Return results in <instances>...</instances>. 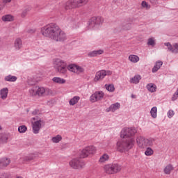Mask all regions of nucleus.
Here are the masks:
<instances>
[{
	"label": "nucleus",
	"instance_id": "nucleus-1",
	"mask_svg": "<svg viewBox=\"0 0 178 178\" xmlns=\"http://www.w3.org/2000/svg\"><path fill=\"white\" fill-rule=\"evenodd\" d=\"M137 133V130L134 128H124L121 131V138L122 140L117 142V150L119 152H124L131 149L134 146V136Z\"/></svg>",
	"mask_w": 178,
	"mask_h": 178
},
{
	"label": "nucleus",
	"instance_id": "nucleus-2",
	"mask_svg": "<svg viewBox=\"0 0 178 178\" xmlns=\"http://www.w3.org/2000/svg\"><path fill=\"white\" fill-rule=\"evenodd\" d=\"M41 33L44 37H47L54 41H66V33L59 28L56 24L51 23L41 29Z\"/></svg>",
	"mask_w": 178,
	"mask_h": 178
},
{
	"label": "nucleus",
	"instance_id": "nucleus-3",
	"mask_svg": "<svg viewBox=\"0 0 178 178\" xmlns=\"http://www.w3.org/2000/svg\"><path fill=\"white\" fill-rule=\"evenodd\" d=\"M54 68L56 72L61 74H65L67 72V67H66V63L65 61L58 58L54 61Z\"/></svg>",
	"mask_w": 178,
	"mask_h": 178
},
{
	"label": "nucleus",
	"instance_id": "nucleus-4",
	"mask_svg": "<svg viewBox=\"0 0 178 178\" xmlns=\"http://www.w3.org/2000/svg\"><path fill=\"white\" fill-rule=\"evenodd\" d=\"M88 2V0H72V1H67L65 9H74V8H79V6H83Z\"/></svg>",
	"mask_w": 178,
	"mask_h": 178
},
{
	"label": "nucleus",
	"instance_id": "nucleus-5",
	"mask_svg": "<svg viewBox=\"0 0 178 178\" xmlns=\"http://www.w3.org/2000/svg\"><path fill=\"white\" fill-rule=\"evenodd\" d=\"M97 151V149L94 146H88L83 149L81 154L80 158H87L88 155L94 154Z\"/></svg>",
	"mask_w": 178,
	"mask_h": 178
},
{
	"label": "nucleus",
	"instance_id": "nucleus-6",
	"mask_svg": "<svg viewBox=\"0 0 178 178\" xmlns=\"http://www.w3.org/2000/svg\"><path fill=\"white\" fill-rule=\"evenodd\" d=\"M105 97V93L102 91H96L90 97V102H98V101H102Z\"/></svg>",
	"mask_w": 178,
	"mask_h": 178
},
{
	"label": "nucleus",
	"instance_id": "nucleus-7",
	"mask_svg": "<svg viewBox=\"0 0 178 178\" xmlns=\"http://www.w3.org/2000/svg\"><path fill=\"white\" fill-rule=\"evenodd\" d=\"M84 165H86V163L80 159H74L70 161V165L71 168H73V169H81V168L84 167Z\"/></svg>",
	"mask_w": 178,
	"mask_h": 178
},
{
	"label": "nucleus",
	"instance_id": "nucleus-8",
	"mask_svg": "<svg viewBox=\"0 0 178 178\" xmlns=\"http://www.w3.org/2000/svg\"><path fill=\"white\" fill-rule=\"evenodd\" d=\"M42 123H44V121L38 120L32 124V130L34 134H38V133H40V130H41L42 127Z\"/></svg>",
	"mask_w": 178,
	"mask_h": 178
},
{
	"label": "nucleus",
	"instance_id": "nucleus-9",
	"mask_svg": "<svg viewBox=\"0 0 178 178\" xmlns=\"http://www.w3.org/2000/svg\"><path fill=\"white\" fill-rule=\"evenodd\" d=\"M51 90L49 89H45L44 87L37 86V95L38 97H45V95H49Z\"/></svg>",
	"mask_w": 178,
	"mask_h": 178
},
{
	"label": "nucleus",
	"instance_id": "nucleus-10",
	"mask_svg": "<svg viewBox=\"0 0 178 178\" xmlns=\"http://www.w3.org/2000/svg\"><path fill=\"white\" fill-rule=\"evenodd\" d=\"M165 47H168V51L172 54H178V43H175L173 45L170 42L164 43Z\"/></svg>",
	"mask_w": 178,
	"mask_h": 178
},
{
	"label": "nucleus",
	"instance_id": "nucleus-11",
	"mask_svg": "<svg viewBox=\"0 0 178 178\" xmlns=\"http://www.w3.org/2000/svg\"><path fill=\"white\" fill-rule=\"evenodd\" d=\"M105 70H102L96 72L95 76L94 78V81L97 83V81H102L105 79Z\"/></svg>",
	"mask_w": 178,
	"mask_h": 178
},
{
	"label": "nucleus",
	"instance_id": "nucleus-12",
	"mask_svg": "<svg viewBox=\"0 0 178 178\" xmlns=\"http://www.w3.org/2000/svg\"><path fill=\"white\" fill-rule=\"evenodd\" d=\"M136 143L140 148H145L147 139L144 137L139 136L136 138Z\"/></svg>",
	"mask_w": 178,
	"mask_h": 178
},
{
	"label": "nucleus",
	"instance_id": "nucleus-13",
	"mask_svg": "<svg viewBox=\"0 0 178 178\" xmlns=\"http://www.w3.org/2000/svg\"><path fill=\"white\" fill-rule=\"evenodd\" d=\"M120 108V103L117 102L111 104L109 107L106 108V112H115Z\"/></svg>",
	"mask_w": 178,
	"mask_h": 178
},
{
	"label": "nucleus",
	"instance_id": "nucleus-14",
	"mask_svg": "<svg viewBox=\"0 0 178 178\" xmlns=\"http://www.w3.org/2000/svg\"><path fill=\"white\" fill-rule=\"evenodd\" d=\"M102 54H104V50L102 49L95 50L92 51H90L88 54V56H89V58H95V56H98V55H102Z\"/></svg>",
	"mask_w": 178,
	"mask_h": 178
},
{
	"label": "nucleus",
	"instance_id": "nucleus-15",
	"mask_svg": "<svg viewBox=\"0 0 178 178\" xmlns=\"http://www.w3.org/2000/svg\"><path fill=\"white\" fill-rule=\"evenodd\" d=\"M10 164V159L8 158H2L0 159V168H6L8 165Z\"/></svg>",
	"mask_w": 178,
	"mask_h": 178
},
{
	"label": "nucleus",
	"instance_id": "nucleus-16",
	"mask_svg": "<svg viewBox=\"0 0 178 178\" xmlns=\"http://www.w3.org/2000/svg\"><path fill=\"white\" fill-rule=\"evenodd\" d=\"M14 47L17 51H19V49L23 47V42L20 38H18L15 40Z\"/></svg>",
	"mask_w": 178,
	"mask_h": 178
},
{
	"label": "nucleus",
	"instance_id": "nucleus-17",
	"mask_svg": "<svg viewBox=\"0 0 178 178\" xmlns=\"http://www.w3.org/2000/svg\"><path fill=\"white\" fill-rule=\"evenodd\" d=\"M162 65H163V62L161 60L156 62L152 70V73H156V72H158V70L161 69Z\"/></svg>",
	"mask_w": 178,
	"mask_h": 178
},
{
	"label": "nucleus",
	"instance_id": "nucleus-18",
	"mask_svg": "<svg viewBox=\"0 0 178 178\" xmlns=\"http://www.w3.org/2000/svg\"><path fill=\"white\" fill-rule=\"evenodd\" d=\"M8 92H9V89H8V88H2L0 90V95H1V99H7Z\"/></svg>",
	"mask_w": 178,
	"mask_h": 178
},
{
	"label": "nucleus",
	"instance_id": "nucleus-19",
	"mask_svg": "<svg viewBox=\"0 0 178 178\" xmlns=\"http://www.w3.org/2000/svg\"><path fill=\"white\" fill-rule=\"evenodd\" d=\"M104 170L108 175H115L112 164H108L104 166Z\"/></svg>",
	"mask_w": 178,
	"mask_h": 178
},
{
	"label": "nucleus",
	"instance_id": "nucleus-20",
	"mask_svg": "<svg viewBox=\"0 0 178 178\" xmlns=\"http://www.w3.org/2000/svg\"><path fill=\"white\" fill-rule=\"evenodd\" d=\"M111 166L113 168V170L115 173H119L120 170H122V166L118 163H112Z\"/></svg>",
	"mask_w": 178,
	"mask_h": 178
},
{
	"label": "nucleus",
	"instance_id": "nucleus-21",
	"mask_svg": "<svg viewBox=\"0 0 178 178\" xmlns=\"http://www.w3.org/2000/svg\"><path fill=\"white\" fill-rule=\"evenodd\" d=\"M129 60L130 62H132V63H137V62L140 60V57L134 54H131L129 56Z\"/></svg>",
	"mask_w": 178,
	"mask_h": 178
},
{
	"label": "nucleus",
	"instance_id": "nucleus-22",
	"mask_svg": "<svg viewBox=\"0 0 178 178\" xmlns=\"http://www.w3.org/2000/svg\"><path fill=\"white\" fill-rule=\"evenodd\" d=\"M146 88L149 92H155V91H156V85L154 83H148Z\"/></svg>",
	"mask_w": 178,
	"mask_h": 178
},
{
	"label": "nucleus",
	"instance_id": "nucleus-23",
	"mask_svg": "<svg viewBox=\"0 0 178 178\" xmlns=\"http://www.w3.org/2000/svg\"><path fill=\"white\" fill-rule=\"evenodd\" d=\"M173 169H174L173 165L172 164H168L164 168L163 172L165 175H170Z\"/></svg>",
	"mask_w": 178,
	"mask_h": 178
},
{
	"label": "nucleus",
	"instance_id": "nucleus-24",
	"mask_svg": "<svg viewBox=\"0 0 178 178\" xmlns=\"http://www.w3.org/2000/svg\"><path fill=\"white\" fill-rule=\"evenodd\" d=\"M141 80V76L136 75L134 77H132L130 80V83L132 84H138Z\"/></svg>",
	"mask_w": 178,
	"mask_h": 178
},
{
	"label": "nucleus",
	"instance_id": "nucleus-25",
	"mask_svg": "<svg viewBox=\"0 0 178 178\" xmlns=\"http://www.w3.org/2000/svg\"><path fill=\"white\" fill-rule=\"evenodd\" d=\"M52 80L54 83H56L57 84H65L66 83V80L58 76L54 77Z\"/></svg>",
	"mask_w": 178,
	"mask_h": 178
},
{
	"label": "nucleus",
	"instance_id": "nucleus-26",
	"mask_svg": "<svg viewBox=\"0 0 178 178\" xmlns=\"http://www.w3.org/2000/svg\"><path fill=\"white\" fill-rule=\"evenodd\" d=\"M80 101V97L79 96H74L73 98L70 99L69 104L72 106L76 105Z\"/></svg>",
	"mask_w": 178,
	"mask_h": 178
},
{
	"label": "nucleus",
	"instance_id": "nucleus-27",
	"mask_svg": "<svg viewBox=\"0 0 178 178\" xmlns=\"http://www.w3.org/2000/svg\"><path fill=\"white\" fill-rule=\"evenodd\" d=\"M1 20L3 22H13L14 17L11 15H6L1 17Z\"/></svg>",
	"mask_w": 178,
	"mask_h": 178
},
{
	"label": "nucleus",
	"instance_id": "nucleus-28",
	"mask_svg": "<svg viewBox=\"0 0 178 178\" xmlns=\"http://www.w3.org/2000/svg\"><path fill=\"white\" fill-rule=\"evenodd\" d=\"M4 80L5 81L15 82L17 80V77L16 76L9 74L8 76H5Z\"/></svg>",
	"mask_w": 178,
	"mask_h": 178
},
{
	"label": "nucleus",
	"instance_id": "nucleus-29",
	"mask_svg": "<svg viewBox=\"0 0 178 178\" xmlns=\"http://www.w3.org/2000/svg\"><path fill=\"white\" fill-rule=\"evenodd\" d=\"M157 112H158V108H156V106L152 107L151 108L150 114L152 118H153V119H156V117L158 116Z\"/></svg>",
	"mask_w": 178,
	"mask_h": 178
},
{
	"label": "nucleus",
	"instance_id": "nucleus-30",
	"mask_svg": "<svg viewBox=\"0 0 178 178\" xmlns=\"http://www.w3.org/2000/svg\"><path fill=\"white\" fill-rule=\"evenodd\" d=\"M97 26V24L95 23V17H92L89 22H88V27L89 29H94Z\"/></svg>",
	"mask_w": 178,
	"mask_h": 178
},
{
	"label": "nucleus",
	"instance_id": "nucleus-31",
	"mask_svg": "<svg viewBox=\"0 0 178 178\" xmlns=\"http://www.w3.org/2000/svg\"><path fill=\"white\" fill-rule=\"evenodd\" d=\"M95 17V22L96 23V26H99L104 23V18L102 17Z\"/></svg>",
	"mask_w": 178,
	"mask_h": 178
},
{
	"label": "nucleus",
	"instance_id": "nucleus-32",
	"mask_svg": "<svg viewBox=\"0 0 178 178\" xmlns=\"http://www.w3.org/2000/svg\"><path fill=\"white\" fill-rule=\"evenodd\" d=\"M9 138L5 134H0V143H7Z\"/></svg>",
	"mask_w": 178,
	"mask_h": 178
},
{
	"label": "nucleus",
	"instance_id": "nucleus-33",
	"mask_svg": "<svg viewBox=\"0 0 178 178\" xmlns=\"http://www.w3.org/2000/svg\"><path fill=\"white\" fill-rule=\"evenodd\" d=\"M108 159H109V155L104 154L100 157L99 162L104 163V162H106Z\"/></svg>",
	"mask_w": 178,
	"mask_h": 178
},
{
	"label": "nucleus",
	"instance_id": "nucleus-34",
	"mask_svg": "<svg viewBox=\"0 0 178 178\" xmlns=\"http://www.w3.org/2000/svg\"><path fill=\"white\" fill-rule=\"evenodd\" d=\"M105 88L110 92H113V91H115V86H113V84H109V85L106 84Z\"/></svg>",
	"mask_w": 178,
	"mask_h": 178
},
{
	"label": "nucleus",
	"instance_id": "nucleus-35",
	"mask_svg": "<svg viewBox=\"0 0 178 178\" xmlns=\"http://www.w3.org/2000/svg\"><path fill=\"white\" fill-rule=\"evenodd\" d=\"M51 141L55 143H58L62 141V136L60 135H57L51 138Z\"/></svg>",
	"mask_w": 178,
	"mask_h": 178
},
{
	"label": "nucleus",
	"instance_id": "nucleus-36",
	"mask_svg": "<svg viewBox=\"0 0 178 178\" xmlns=\"http://www.w3.org/2000/svg\"><path fill=\"white\" fill-rule=\"evenodd\" d=\"M145 155L146 156H151V155H154V150L151 147H147L145 152Z\"/></svg>",
	"mask_w": 178,
	"mask_h": 178
},
{
	"label": "nucleus",
	"instance_id": "nucleus-37",
	"mask_svg": "<svg viewBox=\"0 0 178 178\" xmlns=\"http://www.w3.org/2000/svg\"><path fill=\"white\" fill-rule=\"evenodd\" d=\"M76 65L74 64H70L67 67V69L68 70H70V72H72V73H76Z\"/></svg>",
	"mask_w": 178,
	"mask_h": 178
},
{
	"label": "nucleus",
	"instance_id": "nucleus-38",
	"mask_svg": "<svg viewBox=\"0 0 178 178\" xmlns=\"http://www.w3.org/2000/svg\"><path fill=\"white\" fill-rule=\"evenodd\" d=\"M29 94L31 95V97H35V95H37V86H34L30 89Z\"/></svg>",
	"mask_w": 178,
	"mask_h": 178
},
{
	"label": "nucleus",
	"instance_id": "nucleus-39",
	"mask_svg": "<svg viewBox=\"0 0 178 178\" xmlns=\"http://www.w3.org/2000/svg\"><path fill=\"white\" fill-rule=\"evenodd\" d=\"M19 133H26L27 131V127L26 125H21L18 127Z\"/></svg>",
	"mask_w": 178,
	"mask_h": 178
},
{
	"label": "nucleus",
	"instance_id": "nucleus-40",
	"mask_svg": "<svg viewBox=\"0 0 178 178\" xmlns=\"http://www.w3.org/2000/svg\"><path fill=\"white\" fill-rule=\"evenodd\" d=\"M154 139H146V147H152L154 145Z\"/></svg>",
	"mask_w": 178,
	"mask_h": 178
},
{
	"label": "nucleus",
	"instance_id": "nucleus-41",
	"mask_svg": "<svg viewBox=\"0 0 178 178\" xmlns=\"http://www.w3.org/2000/svg\"><path fill=\"white\" fill-rule=\"evenodd\" d=\"M35 159V154H31L26 157H25V161L26 162H30V161H34Z\"/></svg>",
	"mask_w": 178,
	"mask_h": 178
},
{
	"label": "nucleus",
	"instance_id": "nucleus-42",
	"mask_svg": "<svg viewBox=\"0 0 178 178\" xmlns=\"http://www.w3.org/2000/svg\"><path fill=\"white\" fill-rule=\"evenodd\" d=\"M147 45H151V47H155V40L154 38H150L148 39Z\"/></svg>",
	"mask_w": 178,
	"mask_h": 178
},
{
	"label": "nucleus",
	"instance_id": "nucleus-43",
	"mask_svg": "<svg viewBox=\"0 0 178 178\" xmlns=\"http://www.w3.org/2000/svg\"><path fill=\"white\" fill-rule=\"evenodd\" d=\"M83 72H84V68L79 65H76L75 73H76L77 74H79V73H83Z\"/></svg>",
	"mask_w": 178,
	"mask_h": 178
},
{
	"label": "nucleus",
	"instance_id": "nucleus-44",
	"mask_svg": "<svg viewBox=\"0 0 178 178\" xmlns=\"http://www.w3.org/2000/svg\"><path fill=\"white\" fill-rule=\"evenodd\" d=\"M0 178H12V176H10L9 173L1 172L0 174Z\"/></svg>",
	"mask_w": 178,
	"mask_h": 178
},
{
	"label": "nucleus",
	"instance_id": "nucleus-45",
	"mask_svg": "<svg viewBox=\"0 0 178 178\" xmlns=\"http://www.w3.org/2000/svg\"><path fill=\"white\" fill-rule=\"evenodd\" d=\"M131 29V24H126L123 26L124 30H130Z\"/></svg>",
	"mask_w": 178,
	"mask_h": 178
},
{
	"label": "nucleus",
	"instance_id": "nucleus-46",
	"mask_svg": "<svg viewBox=\"0 0 178 178\" xmlns=\"http://www.w3.org/2000/svg\"><path fill=\"white\" fill-rule=\"evenodd\" d=\"M175 115V111H173V110H170L168 112V118H172L173 116Z\"/></svg>",
	"mask_w": 178,
	"mask_h": 178
},
{
	"label": "nucleus",
	"instance_id": "nucleus-47",
	"mask_svg": "<svg viewBox=\"0 0 178 178\" xmlns=\"http://www.w3.org/2000/svg\"><path fill=\"white\" fill-rule=\"evenodd\" d=\"M178 93L175 92L174 95L172 97V101H176L178 98Z\"/></svg>",
	"mask_w": 178,
	"mask_h": 178
},
{
	"label": "nucleus",
	"instance_id": "nucleus-48",
	"mask_svg": "<svg viewBox=\"0 0 178 178\" xmlns=\"http://www.w3.org/2000/svg\"><path fill=\"white\" fill-rule=\"evenodd\" d=\"M142 6L143 8H148V3H147V1H142Z\"/></svg>",
	"mask_w": 178,
	"mask_h": 178
},
{
	"label": "nucleus",
	"instance_id": "nucleus-49",
	"mask_svg": "<svg viewBox=\"0 0 178 178\" xmlns=\"http://www.w3.org/2000/svg\"><path fill=\"white\" fill-rule=\"evenodd\" d=\"M111 74H112V71L105 70V76H111Z\"/></svg>",
	"mask_w": 178,
	"mask_h": 178
},
{
	"label": "nucleus",
	"instance_id": "nucleus-50",
	"mask_svg": "<svg viewBox=\"0 0 178 178\" xmlns=\"http://www.w3.org/2000/svg\"><path fill=\"white\" fill-rule=\"evenodd\" d=\"M38 113H40V110L38 109H35L32 112V115H38Z\"/></svg>",
	"mask_w": 178,
	"mask_h": 178
},
{
	"label": "nucleus",
	"instance_id": "nucleus-51",
	"mask_svg": "<svg viewBox=\"0 0 178 178\" xmlns=\"http://www.w3.org/2000/svg\"><path fill=\"white\" fill-rule=\"evenodd\" d=\"M26 13H27V10H24L23 13H22V17H25Z\"/></svg>",
	"mask_w": 178,
	"mask_h": 178
},
{
	"label": "nucleus",
	"instance_id": "nucleus-52",
	"mask_svg": "<svg viewBox=\"0 0 178 178\" xmlns=\"http://www.w3.org/2000/svg\"><path fill=\"white\" fill-rule=\"evenodd\" d=\"M28 83H29V86H34V84H35V81L31 82L30 80H29Z\"/></svg>",
	"mask_w": 178,
	"mask_h": 178
},
{
	"label": "nucleus",
	"instance_id": "nucleus-53",
	"mask_svg": "<svg viewBox=\"0 0 178 178\" xmlns=\"http://www.w3.org/2000/svg\"><path fill=\"white\" fill-rule=\"evenodd\" d=\"M11 1H12V0H3V2L4 3H9V2H11Z\"/></svg>",
	"mask_w": 178,
	"mask_h": 178
},
{
	"label": "nucleus",
	"instance_id": "nucleus-54",
	"mask_svg": "<svg viewBox=\"0 0 178 178\" xmlns=\"http://www.w3.org/2000/svg\"><path fill=\"white\" fill-rule=\"evenodd\" d=\"M131 97H132V98H134V95H131Z\"/></svg>",
	"mask_w": 178,
	"mask_h": 178
},
{
	"label": "nucleus",
	"instance_id": "nucleus-55",
	"mask_svg": "<svg viewBox=\"0 0 178 178\" xmlns=\"http://www.w3.org/2000/svg\"><path fill=\"white\" fill-rule=\"evenodd\" d=\"M0 10H2V7H0Z\"/></svg>",
	"mask_w": 178,
	"mask_h": 178
},
{
	"label": "nucleus",
	"instance_id": "nucleus-56",
	"mask_svg": "<svg viewBox=\"0 0 178 178\" xmlns=\"http://www.w3.org/2000/svg\"><path fill=\"white\" fill-rule=\"evenodd\" d=\"M33 120H35V118H33Z\"/></svg>",
	"mask_w": 178,
	"mask_h": 178
},
{
	"label": "nucleus",
	"instance_id": "nucleus-57",
	"mask_svg": "<svg viewBox=\"0 0 178 178\" xmlns=\"http://www.w3.org/2000/svg\"><path fill=\"white\" fill-rule=\"evenodd\" d=\"M1 127H0V130H1Z\"/></svg>",
	"mask_w": 178,
	"mask_h": 178
}]
</instances>
